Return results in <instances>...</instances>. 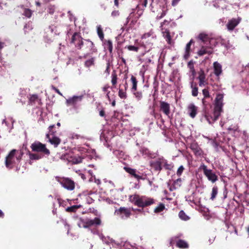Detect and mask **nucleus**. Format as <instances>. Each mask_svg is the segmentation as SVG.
<instances>
[{"mask_svg":"<svg viewBox=\"0 0 249 249\" xmlns=\"http://www.w3.org/2000/svg\"><path fill=\"white\" fill-rule=\"evenodd\" d=\"M224 95L222 94H218L215 98L214 110L212 115L205 112V117L209 124H213L216 121L220 116L222 111L223 106V100Z\"/></svg>","mask_w":249,"mask_h":249,"instance_id":"1","label":"nucleus"},{"mask_svg":"<svg viewBox=\"0 0 249 249\" xmlns=\"http://www.w3.org/2000/svg\"><path fill=\"white\" fill-rule=\"evenodd\" d=\"M23 154V150L22 149L11 150L5 158L6 167L8 169H12L15 164L20 162Z\"/></svg>","mask_w":249,"mask_h":249,"instance_id":"2","label":"nucleus"},{"mask_svg":"<svg viewBox=\"0 0 249 249\" xmlns=\"http://www.w3.org/2000/svg\"><path fill=\"white\" fill-rule=\"evenodd\" d=\"M131 201L135 205L142 208L150 206L154 203V199L138 195L134 196Z\"/></svg>","mask_w":249,"mask_h":249,"instance_id":"3","label":"nucleus"},{"mask_svg":"<svg viewBox=\"0 0 249 249\" xmlns=\"http://www.w3.org/2000/svg\"><path fill=\"white\" fill-rule=\"evenodd\" d=\"M30 148L32 152L42 154L43 156H49L51 154L50 151L47 148L46 145L39 141H35L32 143Z\"/></svg>","mask_w":249,"mask_h":249,"instance_id":"4","label":"nucleus"},{"mask_svg":"<svg viewBox=\"0 0 249 249\" xmlns=\"http://www.w3.org/2000/svg\"><path fill=\"white\" fill-rule=\"evenodd\" d=\"M199 170H202L204 175L207 178L208 180L212 183H214L218 180V176L211 169H208L204 164H201L199 167Z\"/></svg>","mask_w":249,"mask_h":249,"instance_id":"5","label":"nucleus"},{"mask_svg":"<svg viewBox=\"0 0 249 249\" xmlns=\"http://www.w3.org/2000/svg\"><path fill=\"white\" fill-rule=\"evenodd\" d=\"M80 221L82 224V227L85 229L97 227L101 224V220L99 217H95L93 219L80 218Z\"/></svg>","mask_w":249,"mask_h":249,"instance_id":"6","label":"nucleus"},{"mask_svg":"<svg viewBox=\"0 0 249 249\" xmlns=\"http://www.w3.org/2000/svg\"><path fill=\"white\" fill-rule=\"evenodd\" d=\"M83 41L84 39L81 36V33L74 32L71 37L70 43L73 44L78 50H82Z\"/></svg>","mask_w":249,"mask_h":249,"instance_id":"7","label":"nucleus"},{"mask_svg":"<svg viewBox=\"0 0 249 249\" xmlns=\"http://www.w3.org/2000/svg\"><path fill=\"white\" fill-rule=\"evenodd\" d=\"M86 52V54H92L97 52V49L95 47V45L92 41L89 39H84L82 49Z\"/></svg>","mask_w":249,"mask_h":249,"instance_id":"8","label":"nucleus"},{"mask_svg":"<svg viewBox=\"0 0 249 249\" xmlns=\"http://www.w3.org/2000/svg\"><path fill=\"white\" fill-rule=\"evenodd\" d=\"M124 169L126 172L130 175L131 177L135 178L138 181L140 180H144L145 178L143 173L140 172L136 169L124 166Z\"/></svg>","mask_w":249,"mask_h":249,"instance_id":"9","label":"nucleus"},{"mask_svg":"<svg viewBox=\"0 0 249 249\" xmlns=\"http://www.w3.org/2000/svg\"><path fill=\"white\" fill-rule=\"evenodd\" d=\"M60 183L64 188L68 190L72 191L75 188L74 182L69 178H63Z\"/></svg>","mask_w":249,"mask_h":249,"instance_id":"10","label":"nucleus"},{"mask_svg":"<svg viewBox=\"0 0 249 249\" xmlns=\"http://www.w3.org/2000/svg\"><path fill=\"white\" fill-rule=\"evenodd\" d=\"M190 149L192 150L195 155L197 157L203 156L204 152L196 142H193L190 144Z\"/></svg>","mask_w":249,"mask_h":249,"instance_id":"11","label":"nucleus"},{"mask_svg":"<svg viewBox=\"0 0 249 249\" xmlns=\"http://www.w3.org/2000/svg\"><path fill=\"white\" fill-rule=\"evenodd\" d=\"M241 21V18H232L229 20L226 24V27L229 31H232L234 28L240 23Z\"/></svg>","mask_w":249,"mask_h":249,"instance_id":"12","label":"nucleus"},{"mask_svg":"<svg viewBox=\"0 0 249 249\" xmlns=\"http://www.w3.org/2000/svg\"><path fill=\"white\" fill-rule=\"evenodd\" d=\"M115 214L120 216L122 218L124 216L125 218H128L130 216L131 213L130 209L125 207H120L115 211Z\"/></svg>","mask_w":249,"mask_h":249,"instance_id":"13","label":"nucleus"},{"mask_svg":"<svg viewBox=\"0 0 249 249\" xmlns=\"http://www.w3.org/2000/svg\"><path fill=\"white\" fill-rule=\"evenodd\" d=\"M160 110L166 116H169L170 113V104L164 101L160 102Z\"/></svg>","mask_w":249,"mask_h":249,"instance_id":"14","label":"nucleus"},{"mask_svg":"<svg viewBox=\"0 0 249 249\" xmlns=\"http://www.w3.org/2000/svg\"><path fill=\"white\" fill-rule=\"evenodd\" d=\"M150 166L154 169L156 172L160 173L162 169V167L161 165V160L160 158L157 159L154 161H152L150 162Z\"/></svg>","mask_w":249,"mask_h":249,"instance_id":"15","label":"nucleus"},{"mask_svg":"<svg viewBox=\"0 0 249 249\" xmlns=\"http://www.w3.org/2000/svg\"><path fill=\"white\" fill-rule=\"evenodd\" d=\"M198 79L199 80V86L203 87L208 84L207 80L206 79V74L204 71L201 69L198 72Z\"/></svg>","mask_w":249,"mask_h":249,"instance_id":"16","label":"nucleus"},{"mask_svg":"<svg viewBox=\"0 0 249 249\" xmlns=\"http://www.w3.org/2000/svg\"><path fill=\"white\" fill-rule=\"evenodd\" d=\"M46 137L48 139L50 143L53 145L54 147H57L61 142V139L57 137L53 136L52 138H50L49 134H47Z\"/></svg>","mask_w":249,"mask_h":249,"instance_id":"17","label":"nucleus"},{"mask_svg":"<svg viewBox=\"0 0 249 249\" xmlns=\"http://www.w3.org/2000/svg\"><path fill=\"white\" fill-rule=\"evenodd\" d=\"M37 103L38 105L41 104V100L39 98L37 94H32L30 95L29 98L28 104L30 105H34Z\"/></svg>","mask_w":249,"mask_h":249,"instance_id":"18","label":"nucleus"},{"mask_svg":"<svg viewBox=\"0 0 249 249\" xmlns=\"http://www.w3.org/2000/svg\"><path fill=\"white\" fill-rule=\"evenodd\" d=\"M213 53L212 48L208 46H202L198 51L197 54L199 56H202L206 54H211Z\"/></svg>","mask_w":249,"mask_h":249,"instance_id":"19","label":"nucleus"},{"mask_svg":"<svg viewBox=\"0 0 249 249\" xmlns=\"http://www.w3.org/2000/svg\"><path fill=\"white\" fill-rule=\"evenodd\" d=\"M161 160V165L162 167H163L165 170H172L174 167V164L173 163H168V161L165 159L163 157L160 158Z\"/></svg>","mask_w":249,"mask_h":249,"instance_id":"20","label":"nucleus"},{"mask_svg":"<svg viewBox=\"0 0 249 249\" xmlns=\"http://www.w3.org/2000/svg\"><path fill=\"white\" fill-rule=\"evenodd\" d=\"M82 96H74L67 100V103L69 105L74 106L82 99Z\"/></svg>","mask_w":249,"mask_h":249,"instance_id":"21","label":"nucleus"},{"mask_svg":"<svg viewBox=\"0 0 249 249\" xmlns=\"http://www.w3.org/2000/svg\"><path fill=\"white\" fill-rule=\"evenodd\" d=\"M103 42V44L105 49L108 50L109 53L111 54L113 51V43L112 41L110 39H104Z\"/></svg>","mask_w":249,"mask_h":249,"instance_id":"22","label":"nucleus"},{"mask_svg":"<svg viewBox=\"0 0 249 249\" xmlns=\"http://www.w3.org/2000/svg\"><path fill=\"white\" fill-rule=\"evenodd\" d=\"M188 110L190 116L194 118L197 113V107L193 104H191L188 107Z\"/></svg>","mask_w":249,"mask_h":249,"instance_id":"23","label":"nucleus"},{"mask_svg":"<svg viewBox=\"0 0 249 249\" xmlns=\"http://www.w3.org/2000/svg\"><path fill=\"white\" fill-rule=\"evenodd\" d=\"M193 43H194L193 39H191L190 41L186 44L185 47V52L183 56L184 59L185 60H187L190 57L191 52V46Z\"/></svg>","mask_w":249,"mask_h":249,"instance_id":"24","label":"nucleus"},{"mask_svg":"<svg viewBox=\"0 0 249 249\" xmlns=\"http://www.w3.org/2000/svg\"><path fill=\"white\" fill-rule=\"evenodd\" d=\"M139 151L143 156L151 158H153V154L147 148L144 146H141Z\"/></svg>","mask_w":249,"mask_h":249,"instance_id":"25","label":"nucleus"},{"mask_svg":"<svg viewBox=\"0 0 249 249\" xmlns=\"http://www.w3.org/2000/svg\"><path fill=\"white\" fill-rule=\"evenodd\" d=\"M27 154L29 156V159L32 160H38L43 158V155L38 153H33L28 151Z\"/></svg>","mask_w":249,"mask_h":249,"instance_id":"26","label":"nucleus"},{"mask_svg":"<svg viewBox=\"0 0 249 249\" xmlns=\"http://www.w3.org/2000/svg\"><path fill=\"white\" fill-rule=\"evenodd\" d=\"M214 73L217 76H219L222 73L221 65L217 62L213 63Z\"/></svg>","mask_w":249,"mask_h":249,"instance_id":"27","label":"nucleus"},{"mask_svg":"<svg viewBox=\"0 0 249 249\" xmlns=\"http://www.w3.org/2000/svg\"><path fill=\"white\" fill-rule=\"evenodd\" d=\"M191 88L192 89V95L194 97H196L198 95V88L197 86V84L196 83H194L192 82L191 83Z\"/></svg>","mask_w":249,"mask_h":249,"instance_id":"28","label":"nucleus"},{"mask_svg":"<svg viewBox=\"0 0 249 249\" xmlns=\"http://www.w3.org/2000/svg\"><path fill=\"white\" fill-rule=\"evenodd\" d=\"M176 246L180 249H187L189 248L188 244L184 240L179 239L176 243Z\"/></svg>","mask_w":249,"mask_h":249,"instance_id":"29","label":"nucleus"},{"mask_svg":"<svg viewBox=\"0 0 249 249\" xmlns=\"http://www.w3.org/2000/svg\"><path fill=\"white\" fill-rule=\"evenodd\" d=\"M181 182L182 180L180 178H178L177 179L175 180L172 184V186L170 188V190H173L172 189V188H173V189L175 190L180 187L181 184Z\"/></svg>","mask_w":249,"mask_h":249,"instance_id":"30","label":"nucleus"},{"mask_svg":"<svg viewBox=\"0 0 249 249\" xmlns=\"http://www.w3.org/2000/svg\"><path fill=\"white\" fill-rule=\"evenodd\" d=\"M130 80L132 84V87L131 90L135 91L137 90L138 81L136 78L133 75L131 76Z\"/></svg>","mask_w":249,"mask_h":249,"instance_id":"31","label":"nucleus"},{"mask_svg":"<svg viewBox=\"0 0 249 249\" xmlns=\"http://www.w3.org/2000/svg\"><path fill=\"white\" fill-rule=\"evenodd\" d=\"M163 36L165 38L166 41L168 44H171V36L170 35V33L169 30H166L164 32H163Z\"/></svg>","mask_w":249,"mask_h":249,"instance_id":"32","label":"nucleus"},{"mask_svg":"<svg viewBox=\"0 0 249 249\" xmlns=\"http://www.w3.org/2000/svg\"><path fill=\"white\" fill-rule=\"evenodd\" d=\"M198 38L204 43L210 41V38L208 35L204 33H200L198 36Z\"/></svg>","mask_w":249,"mask_h":249,"instance_id":"33","label":"nucleus"},{"mask_svg":"<svg viewBox=\"0 0 249 249\" xmlns=\"http://www.w3.org/2000/svg\"><path fill=\"white\" fill-rule=\"evenodd\" d=\"M117 74L116 73V72L115 71H113L111 74V83L112 86L114 87H116V85L117 83Z\"/></svg>","mask_w":249,"mask_h":249,"instance_id":"34","label":"nucleus"},{"mask_svg":"<svg viewBox=\"0 0 249 249\" xmlns=\"http://www.w3.org/2000/svg\"><path fill=\"white\" fill-rule=\"evenodd\" d=\"M97 35L101 41L104 40V34L101 25H98L97 27Z\"/></svg>","mask_w":249,"mask_h":249,"instance_id":"35","label":"nucleus"},{"mask_svg":"<svg viewBox=\"0 0 249 249\" xmlns=\"http://www.w3.org/2000/svg\"><path fill=\"white\" fill-rule=\"evenodd\" d=\"M133 93L135 98L136 99L137 101H140L142 99L143 97L142 92V91H131Z\"/></svg>","mask_w":249,"mask_h":249,"instance_id":"36","label":"nucleus"},{"mask_svg":"<svg viewBox=\"0 0 249 249\" xmlns=\"http://www.w3.org/2000/svg\"><path fill=\"white\" fill-rule=\"evenodd\" d=\"M143 45H139L137 46L133 45H128L125 47V48H127L130 51H133L135 52H138L141 46H142Z\"/></svg>","mask_w":249,"mask_h":249,"instance_id":"37","label":"nucleus"},{"mask_svg":"<svg viewBox=\"0 0 249 249\" xmlns=\"http://www.w3.org/2000/svg\"><path fill=\"white\" fill-rule=\"evenodd\" d=\"M188 67L190 69V71L192 72V74L193 76L196 74V71L194 67V62L192 60H190L187 64Z\"/></svg>","mask_w":249,"mask_h":249,"instance_id":"38","label":"nucleus"},{"mask_svg":"<svg viewBox=\"0 0 249 249\" xmlns=\"http://www.w3.org/2000/svg\"><path fill=\"white\" fill-rule=\"evenodd\" d=\"M217 194H218V187L216 186H214L212 188V191L211 196L210 199L212 200H213L215 198Z\"/></svg>","mask_w":249,"mask_h":249,"instance_id":"39","label":"nucleus"},{"mask_svg":"<svg viewBox=\"0 0 249 249\" xmlns=\"http://www.w3.org/2000/svg\"><path fill=\"white\" fill-rule=\"evenodd\" d=\"M165 209V205L163 203H160L154 209V212L155 213H159L162 212Z\"/></svg>","mask_w":249,"mask_h":249,"instance_id":"40","label":"nucleus"},{"mask_svg":"<svg viewBox=\"0 0 249 249\" xmlns=\"http://www.w3.org/2000/svg\"><path fill=\"white\" fill-rule=\"evenodd\" d=\"M212 99L210 98H203L202 99V103L204 109H206L207 106L210 105V102Z\"/></svg>","mask_w":249,"mask_h":249,"instance_id":"41","label":"nucleus"},{"mask_svg":"<svg viewBox=\"0 0 249 249\" xmlns=\"http://www.w3.org/2000/svg\"><path fill=\"white\" fill-rule=\"evenodd\" d=\"M22 14H23V15L25 16L26 17H27L28 18H30L31 17V16L32 15V11L30 9L25 8L24 9Z\"/></svg>","mask_w":249,"mask_h":249,"instance_id":"42","label":"nucleus"},{"mask_svg":"<svg viewBox=\"0 0 249 249\" xmlns=\"http://www.w3.org/2000/svg\"><path fill=\"white\" fill-rule=\"evenodd\" d=\"M118 96L120 98L123 99H125L127 97V94L125 91H124L123 89H119Z\"/></svg>","mask_w":249,"mask_h":249,"instance_id":"43","label":"nucleus"},{"mask_svg":"<svg viewBox=\"0 0 249 249\" xmlns=\"http://www.w3.org/2000/svg\"><path fill=\"white\" fill-rule=\"evenodd\" d=\"M178 216L181 219L183 220H187L189 218V217L184 213V212L182 210L179 212Z\"/></svg>","mask_w":249,"mask_h":249,"instance_id":"44","label":"nucleus"},{"mask_svg":"<svg viewBox=\"0 0 249 249\" xmlns=\"http://www.w3.org/2000/svg\"><path fill=\"white\" fill-rule=\"evenodd\" d=\"M79 208H80V206L73 205L67 208L66 211L67 212H75Z\"/></svg>","mask_w":249,"mask_h":249,"instance_id":"45","label":"nucleus"},{"mask_svg":"<svg viewBox=\"0 0 249 249\" xmlns=\"http://www.w3.org/2000/svg\"><path fill=\"white\" fill-rule=\"evenodd\" d=\"M202 94L204 96L203 98H210L212 99L211 98V96L210 94V92L209 91L208 89H204L202 90Z\"/></svg>","mask_w":249,"mask_h":249,"instance_id":"46","label":"nucleus"},{"mask_svg":"<svg viewBox=\"0 0 249 249\" xmlns=\"http://www.w3.org/2000/svg\"><path fill=\"white\" fill-rule=\"evenodd\" d=\"M83 158H82L80 157H74L72 159V162L74 164H78L80 163H81L82 162Z\"/></svg>","mask_w":249,"mask_h":249,"instance_id":"47","label":"nucleus"},{"mask_svg":"<svg viewBox=\"0 0 249 249\" xmlns=\"http://www.w3.org/2000/svg\"><path fill=\"white\" fill-rule=\"evenodd\" d=\"M94 64V59L93 58L86 61L85 65L86 67H89Z\"/></svg>","mask_w":249,"mask_h":249,"instance_id":"48","label":"nucleus"},{"mask_svg":"<svg viewBox=\"0 0 249 249\" xmlns=\"http://www.w3.org/2000/svg\"><path fill=\"white\" fill-rule=\"evenodd\" d=\"M54 127H55L54 125H52L49 127L48 129L49 130V132L48 134H50V135H54L55 134V133L56 132V131L53 129V128Z\"/></svg>","mask_w":249,"mask_h":249,"instance_id":"49","label":"nucleus"},{"mask_svg":"<svg viewBox=\"0 0 249 249\" xmlns=\"http://www.w3.org/2000/svg\"><path fill=\"white\" fill-rule=\"evenodd\" d=\"M184 170V168L183 166V165L180 166L177 170V175L178 177H180Z\"/></svg>","mask_w":249,"mask_h":249,"instance_id":"50","label":"nucleus"},{"mask_svg":"<svg viewBox=\"0 0 249 249\" xmlns=\"http://www.w3.org/2000/svg\"><path fill=\"white\" fill-rule=\"evenodd\" d=\"M228 129L230 131H232L233 132L238 131V126L236 124L231 125L229 127Z\"/></svg>","mask_w":249,"mask_h":249,"instance_id":"51","label":"nucleus"},{"mask_svg":"<svg viewBox=\"0 0 249 249\" xmlns=\"http://www.w3.org/2000/svg\"><path fill=\"white\" fill-rule=\"evenodd\" d=\"M110 62L109 61H108L107 63L106 68L105 71V73H106L107 76L109 75V73H110Z\"/></svg>","mask_w":249,"mask_h":249,"instance_id":"52","label":"nucleus"},{"mask_svg":"<svg viewBox=\"0 0 249 249\" xmlns=\"http://www.w3.org/2000/svg\"><path fill=\"white\" fill-rule=\"evenodd\" d=\"M99 115L102 117H106V113L105 111L104 108L101 107V109L99 110Z\"/></svg>","mask_w":249,"mask_h":249,"instance_id":"53","label":"nucleus"},{"mask_svg":"<svg viewBox=\"0 0 249 249\" xmlns=\"http://www.w3.org/2000/svg\"><path fill=\"white\" fill-rule=\"evenodd\" d=\"M52 88L53 90H54L57 93H58L59 95L62 96V94L61 92L59 91V90L56 88L55 87L52 86Z\"/></svg>","mask_w":249,"mask_h":249,"instance_id":"54","label":"nucleus"},{"mask_svg":"<svg viewBox=\"0 0 249 249\" xmlns=\"http://www.w3.org/2000/svg\"><path fill=\"white\" fill-rule=\"evenodd\" d=\"M166 15V12L165 11H163L160 16H158L157 17V18L159 19L162 18L163 17H164Z\"/></svg>","mask_w":249,"mask_h":249,"instance_id":"55","label":"nucleus"},{"mask_svg":"<svg viewBox=\"0 0 249 249\" xmlns=\"http://www.w3.org/2000/svg\"><path fill=\"white\" fill-rule=\"evenodd\" d=\"M54 12V8L53 6H51L48 8V12L50 14H53Z\"/></svg>","mask_w":249,"mask_h":249,"instance_id":"56","label":"nucleus"},{"mask_svg":"<svg viewBox=\"0 0 249 249\" xmlns=\"http://www.w3.org/2000/svg\"><path fill=\"white\" fill-rule=\"evenodd\" d=\"M151 35V34L150 32L145 33L144 34H143L142 35V38H146L147 37L150 36Z\"/></svg>","mask_w":249,"mask_h":249,"instance_id":"57","label":"nucleus"},{"mask_svg":"<svg viewBox=\"0 0 249 249\" xmlns=\"http://www.w3.org/2000/svg\"><path fill=\"white\" fill-rule=\"evenodd\" d=\"M119 12L118 11L115 10V11H112L111 13V15L114 17L119 16Z\"/></svg>","mask_w":249,"mask_h":249,"instance_id":"58","label":"nucleus"},{"mask_svg":"<svg viewBox=\"0 0 249 249\" xmlns=\"http://www.w3.org/2000/svg\"><path fill=\"white\" fill-rule=\"evenodd\" d=\"M180 0H173L172 2V5L173 6H175L178 4V3Z\"/></svg>","mask_w":249,"mask_h":249,"instance_id":"59","label":"nucleus"},{"mask_svg":"<svg viewBox=\"0 0 249 249\" xmlns=\"http://www.w3.org/2000/svg\"><path fill=\"white\" fill-rule=\"evenodd\" d=\"M109 88V87L108 85H105L103 88L102 90L104 92H107L108 91V89Z\"/></svg>","mask_w":249,"mask_h":249,"instance_id":"60","label":"nucleus"},{"mask_svg":"<svg viewBox=\"0 0 249 249\" xmlns=\"http://www.w3.org/2000/svg\"><path fill=\"white\" fill-rule=\"evenodd\" d=\"M147 4V0H143L142 5L143 7H146Z\"/></svg>","mask_w":249,"mask_h":249,"instance_id":"61","label":"nucleus"},{"mask_svg":"<svg viewBox=\"0 0 249 249\" xmlns=\"http://www.w3.org/2000/svg\"><path fill=\"white\" fill-rule=\"evenodd\" d=\"M226 1L225 0H216V4H220L222 3H225Z\"/></svg>","mask_w":249,"mask_h":249,"instance_id":"62","label":"nucleus"},{"mask_svg":"<svg viewBox=\"0 0 249 249\" xmlns=\"http://www.w3.org/2000/svg\"><path fill=\"white\" fill-rule=\"evenodd\" d=\"M114 5L117 7H119V0H114Z\"/></svg>","mask_w":249,"mask_h":249,"instance_id":"63","label":"nucleus"},{"mask_svg":"<svg viewBox=\"0 0 249 249\" xmlns=\"http://www.w3.org/2000/svg\"><path fill=\"white\" fill-rule=\"evenodd\" d=\"M111 105L113 107H115L116 105V102L115 100H113V102L111 103Z\"/></svg>","mask_w":249,"mask_h":249,"instance_id":"64","label":"nucleus"}]
</instances>
